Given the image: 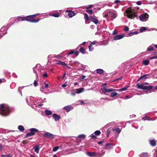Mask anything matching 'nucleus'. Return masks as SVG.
Returning a JSON list of instances; mask_svg holds the SVG:
<instances>
[{
  "label": "nucleus",
  "mask_w": 157,
  "mask_h": 157,
  "mask_svg": "<svg viewBox=\"0 0 157 157\" xmlns=\"http://www.w3.org/2000/svg\"><path fill=\"white\" fill-rule=\"evenodd\" d=\"M76 56H78L79 54V52L78 51H76L75 52H74V53Z\"/></svg>",
  "instance_id": "obj_64"
},
{
  "label": "nucleus",
  "mask_w": 157,
  "mask_h": 157,
  "mask_svg": "<svg viewBox=\"0 0 157 157\" xmlns=\"http://www.w3.org/2000/svg\"><path fill=\"white\" fill-rule=\"evenodd\" d=\"M41 66L39 64H36V66L33 68L34 73L35 74L36 77H38L39 75L41 74Z\"/></svg>",
  "instance_id": "obj_3"
},
{
  "label": "nucleus",
  "mask_w": 157,
  "mask_h": 157,
  "mask_svg": "<svg viewBox=\"0 0 157 157\" xmlns=\"http://www.w3.org/2000/svg\"><path fill=\"white\" fill-rule=\"evenodd\" d=\"M80 52L82 54H84L86 53L85 49L83 47H81L79 50Z\"/></svg>",
  "instance_id": "obj_30"
},
{
  "label": "nucleus",
  "mask_w": 157,
  "mask_h": 157,
  "mask_svg": "<svg viewBox=\"0 0 157 157\" xmlns=\"http://www.w3.org/2000/svg\"><path fill=\"white\" fill-rule=\"evenodd\" d=\"M148 74H146V75H143L141 76L140 78L138 79L137 80V81L139 82L140 80L142 79H147L148 78V77H147V76H148Z\"/></svg>",
  "instance_id": "obj_20"
},
{
  "label": "nucleus",
  "mask_w": 157,
  "mask_h": 157,
  "mask_svg": "<svg viewBox=\"0 0 157 157\" xmlns=\"http://www.w3.org/2000/svg\"><path fill=\"white\" fill-rule=\"evenodd\" d=\"M147 29V27H141L139 29L140 32L142 33L144 31H146Z\"/></svg>",
  "instance_id": "obj_28"
},
{
  "label": "nucleus",
  "mask_w": 157,
  "mask_h": 157,
  "mask_svg": "<svg viewBox=\"0 0 157 157\" xmlns=\"http://www.w3.org/2000/svg\"><path fill=\"white\" fill-rule=\"evenodd\" d=\"M149 62L148 59L145 60L143 61V64L145 65H147L149 64Z\"/></svg>",
  "instance_id": "obj_29"
},
{
  "label": "nucleus",
  "mask_w": 157,
  "mask_h": 157,
  "mask_svg": "<svg viewBox=\"0 0 157 157\" xmlns=\"http://www.w3.org/2000/svg\"><path fill=\"white\" fill-rule=\"evenodd\" d=\"M150 145L152 146H154L156 145V142L155 140H150Z\"/></svg>",
  "instance_id": "obj_22"
},
{
  "label": "nucleus",
  "mask_w": 157,
  "mask_h": 157,
  "mask_svg": "<svg viewBox=\"0 0 157 157\" xmlns=\"http://www.w3.org/2000/svg\"><path fill=\"white\" fill-rule=\"evenodd\" d=\"M139 33V32L138 31H135L134 32H130L128 34V36H131L132 35H136L137 34Z\"/></svg>",
  "instance_id": "obj_26"
},
{
  "label": "nucleus",
  "mask_w": 157,
  "mask_h": 157,
  "mask_svg": "<svg viewBox=\"0 0 157 157\" xmlns=\"http://www.w3.org/2000/svg\"><path fill=\"white\" fill-rule=\"evenodd\" d=\"M103 15L105 17H112L113 18H116L117 16L116 11L112 10H105L103 12Z\"/></svg>",
  "instance_id": "obj_2"
},
{
  "label": "nucleus",
  "mask_w": 157,
  "mask_h": 157,
  "mask_svg": "<svg viewBox=\"0 0 157 157\" xmlns=\"http://www.w3.org/2000/svg\"><path fill=\"white\" fill-rule=\"evenodd\" d=\"M126 12L128 17L129 18L133 19L136 16V13L130 9L128 8L126 10Z\"/></svg>",
  "instance_id": "obj_4"
},
{
  "label": "nucleus",
  "mask_w": 157,
  "mask_h": 157,
  "mask_svg": "<svg viewBox=\"0 0 157 157\" xmlns=\"http://www.w3.org/2000/svg\"><path fill=\"white\" fill-rule=\"evenodd\" d=\"M67 85H66L65 83H63L62 85V86L63 87H64L67 86Z\"/></svg>",
  "instance_id": "obj_63"
},
{
  "label": "nucleus",
  "mask_w": 157,
  "mask_h": 157,
  "mask_svg": "<svg viewBox=\"0 0 157 157\" xmlns=\"http://www.w3.org/2000/svg\"><path fill=\"white\" fill-rule=\"evenodd\" d=\"M78 137L79 138H85V136L84 134H81L78 136Z\"/></svg>",
  "instance_id": "obj_41"
},
{
  "label": "nucleus",
  "mask_w": 157,
  "mask_h": 157,
  "mask_svg": "<svg viewBox=\"0 0 157 157\" xmlns=\"http://www.w3.org/2000/svg\"><path fill=\"white\" fill-rule=\"evenodd\" d=\"M153 44H154L148 47L147 48V50L149 51H151L153 50L154 48L153 47Z\"/></svg>",
  "instance_id": "obj_31"
},
{
  "label": "nucleus",
  "mask_w": 157,
  "mask_h": 157,
  "mask_svg": "<svg viewBox=\"0 0 157 157\" xmlns=\"http://www.w3.org/2000/svg\"><path fill=\"white\" fill-rule=\"evenodd\" d=\"M66 12H68V16L69 17H72L75 15V12L72 10H67Z\"/></svg>",
  "instance_id": "obj_15"
},
{
  "label": "nucleus",
  "mask_w": 157,
  "mask_h": 157,
  "mask_svg": "<svg viewBox=\"0 0 157 157\" xmlns=\"http://www.w3.org/2000/svg\"><path fill=\"white\" fill-rule=\"evenodd\" d=\"M93 139H95L96 137V135L94 134V133H93L91 134L90 136Z\"/></svg>",
  "instance_id": "obj_42"
},
{
  "label": "nucleus",
  "mask_w": 157,
  "mask_h": 157,
  "mask_svg": "<svg viewBox=\"0 0 157 157\" xmlns=\"http://www.w3.org/2000/svg\"><path fill=\"white\" fill-rule=\"evenodd\" d=\"M117 33V32L115 30H114L113 33V35L116 34Z\"/></svg>",
  "instance_id": "obj_60"
},
{
  "label": "nucleus",
  "mask_w": 157,
  "mask_h": 157,
  "mask_svg": "<svg viewBox=\"0 0 157 157\" xmlns=\"http://www.w3.org/2000/svg\"><path fill=\"white\" fill-rule=\"evenodd\" d=\"M86 154L90 157H93L96 156V153L95 152H87Z\"/></svg>",
  "instance_id": "obj_16"
},
{
  "label": "nucleus",
  "mask_w": 157,
  "mask_h": 157,
  "mask_svg": "<svg viewBox=\"0 0 157 157\" xmlns=\"http://www.w3.org/2000/svg\"><path fill=\"white\" fill-rule=\"evenodd\" d=\"M88 48L89 51L90 52L92 51L94 49V47L92 46L91 44H90V45L89 46Z\"/></svg>",
  "instance_id": "obj_36"
},
{
  "label": "nucleus",
  "mask_w": 157,
  "mask_h": 157,
  "mask_svg": "<svg viewBox=\"0 0 157 157\" xmlns=\"http://www.w3.org/2000/svg\"><path fill=\"white\" fill-rule=\"evenodd\" d=\"M59 147L58 146H56L53 148L52 151H56L59 149Z\"/></svg>",
  "instance_id": "obj_45"
},
{
  "label": "nucleus",
  "mask_w": 157,
  "mask_h": 157,
  "mask_svg": "<svg viewBox=\"0 0 157 157\" xmlns=\"http://www.w3.org/2000/svg\"><path fill=\"white\" fill-rule=\"evenodd\" d=\"M142 119L144 120H150V117H144L142 118Z\"/></svg>",
  "instance_id": "obj_38"
},
{
  "label": "nucleus",
  "mask_w": 157,
  "mask_h": 157,
  "mask_svg": "<svg viewBox=\"0 0 157 157\" xmlns=\"http://www.w3.org/2000/svg\"><path fill=\"white\" fill-rule=\"evenodd\" d=\"M111 130V129L110 128H108L107 130V132H107V136L108 137H109V136Z\"/></svg>",
  "instance_id": "obj_39"
},
{
  "label": "nucleus",
  "mask_w": 157,
  "mask_h": 157,
  "mask_svg": "<svg viewBox=\"0 0 157 157\" xmlns=\"http://www.w3.org/2000/svg\"><path fill=\"white\" fill-rule=\"evenodd\" d=\"M57 64H60L63 66H66V64L64 62L59 61L57 63Z\"/></svg>",
  "instance_id": "obj_34"
},
{
  "label": "nucleus",
  "mask_w": 157,
  "mask_h": 157,
  "mask_svg": "<svg viewBox=\"0 0 157 157\" xmlns=\"http://www.w3.org/2000/svg\"><path fill=\"white\" fill-rule=\"evenodd\" d=\"M128 87V86H124V87L117 90V91H119L120 92H122L123 91L126 90H127V88Z\"/></svg>",
  "instance_id": "obj_33"
},
{
  "label": "nucleus",
  "mask_w": 157,
  "mask_h": 157,
  "mask_svg": "<svg viewBox=\"0 0 157 157\" xmlns=\"http://www.w3.org/2000/svg\"><path fill=\"white\" fill-rule=\"evenodd\" d=\"M45 113H46V115L47 116L50 115H52V112L51 111L49 110L48 109H46L45 111Z\"/></svg>",
  "instance_id": "obj_27"
},
{
  "label": "nucleus",
  "mask_w": 157,
  "mask_h": 157,
  "mask_svg": "<svg viewBox=\"0 0 157 157\" xmlns=\"http://www.w3.org/2000/svg\"><path fill=\"white\" fill-rule=\"evenodd\" d=\"M55 56L54 57L56 58H57L59 59L61 58V57L59 55H55Z\"/></svg>",
  "instance_id": "obj_56"
},
{
  "label": "nucleus",
  "mask_w": 157,
  "mask_h": 157,
  "mask_svg": "<svg viewBox=\"0 0 157 157\" xmlns=\"http://www.w3.org/2000/svg\"><path fill=\"white\" fill-rule=\"evenodd\" d=\"M73 108H74L73 107H71L69 105L65 106L63 108V109L66 110V112L67 113L72 110Z\"/></svg>",
  "instance_id": "obj_14"
},
{
  "label": "nucleus",
  "mask_w": 157,
  "mask_h": 157,
  "mask_svg": "<svg viewBox=\"0 0 157 157\" xmlns=\"http://www.w3.org/2000/svg\"><path fill=\"white\" fill-rule=\"evenodd\" d=\"M148 17L149 15L147 13L142 14L139 16V19L142 21H145L147 20Z\"/></svg>",
  "instance_id": "obj_9"
},
{
  "label": "nucleus",
  "mask_w": 157,
  "mask_h": 157,
  "mask_svg": "<svg viewBox=\"0 0 157 157\" xmlns=\"http://www.w3.org/2000/svg\"><path fill=\"white\" fill-rule=\"evenodd\" d=\"M157 59V56H153L149 58V59Z\"/></svg>",
  "instance_id": "obj_54"
},
{
  "label": "nucleus",
  "mask_w": 157,
  "mask_h": 157,
  "mask_svg": "<svg viewBox=\"0 0 157 157\" xmlns=\"http://www.w3.org/2000/svg\"><path fill=\"white\" fill-rule=\"evenodd\" d=\"M129 28L127 26H125L124 28V32H128L129 31Z\"/></svg>",
  "instance_id": "obj_43"
},
{
  "label": "nucleus",
  "mask_w": 157,
  "mask_h": 157,
  "mask_svg": "<svg viewBox=\"0 0 157 157\" xmlns=\"http://www.w3.org/2000/svg\"><path fill=\"white\" fill-rule=\"evenodd\" d=\"M136 3L138 5H140L141 4V2L140 1H138L136 2Z\"/></svg>",
  "instance_id": "obj_58"
},
{
  "label": "nucleus",
  "mask_w": 157,
  "mask_h": 157,
  "mask_svg": "<svg viewBox=\"0 0 157 157\" xmlns=\"http://www.w3.org/2000/svg\"><path fill=\"white\" fill-rule=\"evenodd\" d=\"M111 130L113 132L116 131L118 134H119L121 131V130L118 128H113L111 129Z\"/></svg>",
  "instance_id": "obj_19"
},
{
  "label": "nucleus",
  "mask_w": 157,
  "mask_h": 157,
  "mask_svg": "<svg viewBox=\"0 0 157 157\" xmlns=\"http://www.w3.org/2000/svg\"><path fill=\"white\" fill-rule=\"evenodd\" d=\"M27 16L26 17H22L21 21H26Z\"/></svg>",
  "instance_id": "obj_55"
},
{
  "label": "nucleus",
  "mask_w": 157,
  "mask_h": 157,
  "mask_svg": "<svg viewBox=\"0 0 157 157\" xmlns=\"http://www.w3.org/2000/svg\"><path fill=\"white\" fill-rule=\"evenodd\" d=\"M101 90L104 93H109L115 90V89L113 88L106 89L105 87H102Z\"/></svg>",
  "instance_id": "obj_10"
},
{
  "label": "nucleus",
  "mask_w": 157,
  "mask_h": 157,
  "mask_svg": "<svg viewBox=\"0 0 157 157\" xmlns=\"http://www.w3.org/2000/svg\"><path fill=\"white\" fill-rule=\"evenodd\" d=\"M34 149L35 151L37 153H38L39 152L40 148L38 145H36L34 146Z\"/></svg>",
  "instance_id": "obj_23"
},
{
  "label": "nucleus",
  "mask_w": 157,
  "mask_h": 157,
  "mask_svg": "<svg viewBox=\"0 0 157 157\" xmlns=\"http://www.w3.org/2000/svg\"><path fill=\"white\" fill-rule=\"evenodd\" d=\"M93 6V5H89L86 8V9H88L91 8Z\"/></svg>",
  "instance_id": "obj_57"
},
{
  "label": "nucleus",
  "mask_w": 157,
  "mask_h": 157,
  "mask_svg": "<svg viewBox=\"0 0 157 157\" xmlns=\"http://www.w3.org/2000/svg\"><path fill=\"white\" fill-rule=\"evenodd\" d=\"M39 13H36L33 15H31L33 18H34Z\"/></svg>",
  "instance_id": "obj_62"
},
{
  "label": "nucleus",
  "mask_w": 157,
  "mask_h": 157,
  "mask_svg": "<svg viewBox=\"0 0 157 157\" xmlns=\"http://www.w3.org/2000/svg\"><path fill=\"white\" fill-rule=\"evenodd\" d=\"M26 102L30 106H32L33 103H34V101L33 100V98L32 97H30L29 99H28L27 98L26 99Z\"/></svg>",
  "instance_id": "obj_11"
},
{
  "label": "nucleus",
  "mask_w": 157,
  "mask_h": 157,
  "mask_svg": "<svg viewBox=\"0 0 157 157\" xmlns=\"http://www.w3.org/2000/svg\"><path fill=\"white\" fill-rule=\"evenodd\" d=\"M105 151H103L102 150L101 151V153H102V155H101V154L100 153L99 154V157H101L105 154Z\"/></svg>",
  "instance_id": "obj_48"
},
{
  "label": "nucleus",
  "mask_w": 157,
  "mask_h": 157,
  "mask_svg": "<svg viewBox=\"0 0 157 157\" xmlns=\"http://www.w3.org/2000/svg\"><path fill=\"white\" fill-rule=\"evenodd\" d=\"M118 94L115 92H112L110 94V96L112 97H114L116 96Z\"/></svg>",
  "instance_id": "obj_32"
},
{
  "label": "nucleus",
  "mask_w": 157,
  "mask_h": 157,
  "mask_svg": "<svg viewBox=\"0 0 157 157\" xmlns=\"http://www.w3.org/2000/svg\"><path fill=\"white\" fill-rule=\"evenodd\" d=\"M90 17L91 21L95 24H97L98 23V21L97 19L93 17L92 16H91Z\"/></svg>",
  "instance_id": "obj_18"
},
{
  "label": "nucleus",
  "mask_w": 157,
  "mask_h": 157,
  "mask_svg": "<svg viewBox=\"0 0 157 157\" xmlns=\"http://www.w3.org/2000/svg\"><path fill=\"white\" fill-rule=\"evenodd\" d=\"M136 86L138 89H141L143 90H149L153 88L152 86H144L143 85H140L139 83L136 84Z\"/></svg>",
  "instance_id": "obj_6"
},
{
  "label": "nucleus",
  "mask_w": 157,
  "mask_h": 157,
  "mask_svg": "<svg viewBox=\"0 0 157 157\" xmlns=\"http://www.w3.org/2000/svg\"><path fill=\"white\" fill-rule=\"evenodd\" d=\"M76 92L77 94H79L82 92L84 91V88H80L78 89H75Z\"/></svg>",
  "instance_id": "obj_17"
},
{
  "label": "nucleus",
  "mask_w": 157,
  "mask_h": 157,
  "mask_svg": "<svg viewBox=\"0 0 157 157\" xmlns=\"http://www.w3.org/2000/svg\"><path fill=\"white\" fill-rule=\"evenodd\" d=\"M76 94H77V93L76 92L75 90V91H72L71 93V95L74 96Z\"/></svg>",
  "instance_id": "obj_40"
},
{
  "label": "nucleus",
  "mask_w": 157,
  "mask_h": 157,
  "mask_svg": "<svg viewBox=\"0 0 157 157\" xmlns=\"http://www.w3.org/2000/svg\"><path fill=\"white\" fill-rule=\"evenodd\" d=\"M17 128L20 132H23L25 130L24 127L21 125H19L18 126Z\"/></svg>",
  "instance_id": "obj_25"
},
{
  "label": "nucleus",
  "mask_w": 157,
  "mask_h": 157,
  "mask_svg": "<svg viewBox=\"0 0 157 157\" xmlns=\"http://www.w3.org/2000/svg\"><path fill=\"white\" fill-rule=\"evenodd\" d=\"M40 19V18L38 19H36L34 18H33L31 15L27 16L26 21L32 23L38 22Z\"/></svg>",
  "instance_id": "obj_7"
},
{
  "label": "nucleus",
  "mask_w": 157,
  "mask_h": 157,
  "mask_svg": "<svg viewBox=\"0 0 157 157\" xmlns=\"http://www.w3.org/2000/svg\"><path fill=\"white\" fill-rule=\"evenodd\" d=\"M29 131L30 132L27 133L25 135V137H26L35 135L36 132L39 131L38 129L35 128H30L29 129Z\"/></svg>",
  "instance_id": "obj_5"
},
{
  "label": "nucleus",
  "mask_w": 157,
  "mask_h": 157,
  "mask_svg": "<svg viewBox=\"0 0 157 157\" xmlns=\"http://www.w3.org/2000/svg\"><path fill=\"white\" fill-rule=\"evenodd\" d=\"M111 145V144L110 143L106 144H105V147H106L107 148H109L110 147L109 146Z\"/></svg>",
  "instance_id": "obj_46"
},
{
  "label": "nucleus",
  "mask_w": 157,
  "mask_h": 157,
  "mask_svg": "<svg viewBox=\"0 0 157 157\" xmlns=\"http://www.w3.org/2000/svg\"><path fill=\"white\" fill-rule=\"evenodd\" d=\"M74 53V51L73 50H71L70 52L67 54L68 55L73 54Z\"/></svg>",
  "instance_id": "obj_50"
},
{
  "label": "nucleus",
  "mask_w": 157,
  "mask_h": 157,
  "mask_svg": "<svg viewBox=\"0 0 157 157\" xmlns=\"http://www.w3.org/2000/svg\"><path fill=\"white\" fill-rule=\"evenodd\" d=\"M42 102H39L38 103V105L40 106H41L43 105V103H42Z\"/></svg>",
  "instance_id": "obj_53"
},
{
  "label": "nucleus",
  "mask_w": 157,
  "mask_h": 157,
  "mask_svg": "<svg viewBox=\"0 0 157 157\" xmlns=\"http://www.w3.org/2000/svg\"><path fill=\"white\" fill-rule=\"evenodd\" d=\"M43 136L49 139H52L54 138L55 135L49 132H45L44 134H42Z\"/></svg>",
  "instance_id": "obj_8"
},
{
  "label": "nucleus",
  "mask_w": 157,
  "mask_h": 157,
  "mask_svg": "<svg viewBox=\"0 0 157 157\" xmlns=\"http://www.w3.org/2000/svg\"><path fill=\"white\" fill-rule=\"evenodd\" d=\"M125 36V34H121L120 35H115L114 36L113 39L115 40H120L123 38Z\"/></svg>",
  "instance_id": "obj_12"
},
{
  "label": "nucleus",
  "mask_w": 157,
  "mask_h": 157,
  "mask_svg": "<svg viewBox=\"0 0 157 157\" xmlns=\"http://www.w3.org/2000/svg\"><path fill=\"white\" fill-rule=\"evenodd\" d=\"M84 18L86 21H88L89 20V17L87 13H84Z\"/></svg>",
  "instance_id": "obj_37"
},
{
  "label": "nucleus",
  "mask_w": 157,
  "mask_h": 157,
  "mask_svg": "<svg viewBox=\"0 0 157 157\" xmlns=\"http://www.w3.org/2000/svg\"><path fill=\"white\" fill-rule=\"evenodd\" d=\"M43 76L44 77H48V75L47 73L46 72L45 73H44L43 75Z\"/></svg>",
  "instance_id": "obj_59"
},
{
  "label": "nucleus",
  "mask_w": 157,
  "mask_h": 157,
  "mask_svg": "<svg viewBox=\"0 0 157 157\" xmlns=\"http://www.w3.org/2000/svg\"><path fill=\"white\" fill-rule=\"evenodd\" d=\"M10 113V108L7 105L4 104L0 105V114L3 116L8 115Z\"/></svg>",
  "instance_id": "obj_1"
},
{
  "label": "nucleus",
  "mask_w": 157,
  "mask_h": 157,
  "mask_svg": "<svg viewBox=\"0 0 157 157\" xmlns=\"http://www.w3.org/2000/svg\"><path fill=\"white\" fill-rule=\"evenodd\" d=\"M52 117L56 122L59 121L60 118V116L56 113H53V114Z\"/></svg>",
  "instance_id": "obj_13"
},
{
  "label": "nucleus",
  "mask_w": 157,
  "mask_h": 157,
  "mask_svg": "<svg viewBox=\"0 0 157 157\" xmlns=\"http://www.w3.org/2000/svg\"><path fill=\"white\" fill-rule=\"evenodd\" d=\"M45 83V88L46 89H48L49 87V84L48 83H45V82H44Z\"/></svg>",
  "instance_id": "obj_49"
},
{
  "label": "nucleus",
  "mask_w": 157,
  "mask_h": 157,
  "mask_svg": "<svg viewBox=\"0 0 157 157\" xmlns=\"http://www.w3.org/2000/svg\"><path fill=\"white\" fill-rule=\"evenodd\" d=\"M49 15L52 17H58L60 16V14L59 13H50Z\"/></svg>",
  "instance_id": "obj_24"
},
{
  "label": "nucleus",
  "mask_w": 157,
  "mask_h": 157,
  "mask_svg": "<svg viewBox=\"0 0 157 157\" xmlns=\"http://www.w3.org/2000/svg\"><path fill=\"white\" fill-rule=\"evenodd\" d=\"M44 89V87L43 86H41L40 89V91L42 92V93H44L45 94H46V93L44 92L43 91V90Z\"/></svg>",
  "instance_id": "obj_47"
},
{
  "label": "nucleus",
  "mask_w": 157,
  "mask_h": 157,
  "mask_svg": "<svg viewBox=\"0 0 157 157\" xmlns=\"http://www.w3.org/2000/svg\"><path fill=\"white\" fill-rule=\"evenodd\" d=\"M94 133L96 136H98L101 134V132L99 130H96L94 132Z\"/></svg>",
  "instance_id": "obj_35"
},
{
  "label": "nucleus",
  "mask_w": 157,
  "mask_h": 157,
  "mask_svg": "<svg viewBox=\"0 0 157 157\" xmlns=\"http://www.w3.org/2000/svg\"><path fill=\"white\" fill-rule=\"evenodd\" d=\"M96 71L97 73L99 74H103L105 72V71L101 69H98Z\"/></svg>",
  "instance_id": "obj_21"
},
{
  "label": "nucleus",
  "mask_w": 157,
  "mask_h": 157,
  "mask_svg": "<svg viewBox=\"0 0 157 157\" xmlns=\"http://www.w3.org/2000/svg\"><path fill=\"white\" fill-rule=\"evenodd\" d=\"M140 157H147V154L146 153H143L142 155Z\"/></svg>",
  "instance_id": "obj_44"
},
{
  "label": "nucleus",
  "mask_w": 157,
  "mask_h": 157,
  "mask_svg": "<svg viewBox=\"0 0 157 157\" xmlns=\"http://www.w3.org/2000/svg\"><path fill=\"white\" fill-rule=\"evenodd\" d=\"M38 82V80H35L33 82V84L34 85V86H36L37 85V82Z\"/></svg>",
  "instance_id": "obj_51"
},
{
  "label": "nucleus",
  "mask_w": 157,
  "mask_h": 157,
  "mask_svg": "<svg viewBox=\"0 0 157 157\" xmlns=\"http://www.w3.org/2000/svg\"><path fill=\"white\" fill-rule=\"evenodd\" d=\"M86 11L87 12V13H92L93 12V11L92 10H86Z\"/></svg>",
  "instance_id": "obj_52"
},
{
  "label": "nucleus",
  "mask_w": 157,
  "mask_h": 157,
  "mask_svg": "<svg viewBox=\"0 0 157 157\" xmlns=\"http://www.w3.org/2000/svg\"><path fill=\"white\" fill-rule=\"evenodd\" d=\"M80 104L81 105H82V104H84V105H85L86 104V103L84 102L83 101H80Z\"/></svg>",
  "instance_id": "obj_61"
}]
</instances>
